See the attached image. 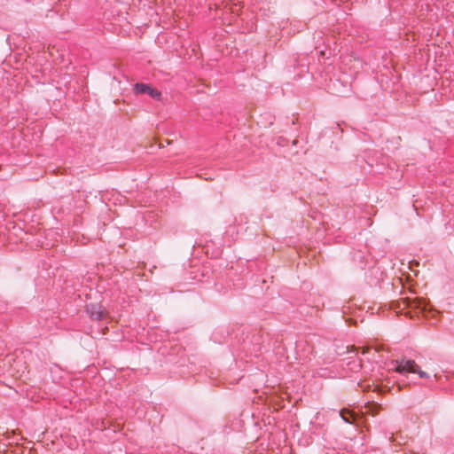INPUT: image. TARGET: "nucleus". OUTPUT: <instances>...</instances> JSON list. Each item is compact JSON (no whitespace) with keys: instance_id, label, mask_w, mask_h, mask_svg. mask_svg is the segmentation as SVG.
<instances>
[{"instance_id":"1","label":"nucleus","mask_w":454,"mask_h":454,"mask_svg":"<svg viewBox=\"0 0 454 454\" xmlns=\"http://www.w3.org/2000/svg\"><path fill=\"white\" fill-rule=\"evenodd\" d=\"M391 364L395 366L393 370L400 374L405 373H417L420 378H429L428 374L420 370L419 366L414 360L402 358L400 360H394Z\"/></svg>"},{"instance_id":"2","label":"nucleus","mask_w":454,"mask_h":454,"mask_svg":"<svg viewBox=\"0 0 454 454\" xmlns=\"http://www.w3.org/2000/svg\"><path fill=\"white\" fill-rule=\"evenodd\" d=\"M134 91L137 94H148L156 100L161 99L160 91L145 83H136L134 85Z\"/></svg>"},{"instance_id":"3","label":"nucleus","mask_w":454,"mask_h":454,"mask_svg":"<svg viewBox=\"0 0 454 454\" xmlns=\"http://www.w3.org/2000/svg\"><path fill=\"white\" fill-rule=\"evenodd\" d=\"M398 308L401 309H404L406 308L419 309V311H422L424 308L421 307V302L417 298H401L398 301Z\"/></svg>"},{"instance_id":"4","label":"nucleus","mask_w":454,"mask_h":454,"mask_svg":"<svg viewBox=\"0 0 454 454\" xmlns=\"http://www.w3.org/2000/svg\"><path fill=\"white\" fill-rule=\"evenodd\" d=\"M86 309L92 319L102 320L107 315L106 311L103 309L100 305L89 304L87 305Z\"/></svg>"},{"instance_id":"5","label":"nucleus","mask_w":454,"mask_h":454,"mask_svg":"<svg viewBox=\"0 0 454 454\" xmlns=\"http://www.w3.org/2000/svg\"><path fill=\"white\" fill-rule=\"evenodd\" d=\"M340 416L346 422L353 423L354 414L352 412L343 410L340 411Z\"/></svg>"},{"instance_id":"6","label":"nucleus","mask_w":454,"mask_h":454,"mask_svg":"<svg viewBox=\"0 0 454 454\" xmlns=\"http://www.w3.org/2000/svg\"><path fill=\"white\" fill-rule=\"evenodd\" d=\"M369 350V348H364L363 350V354L366 353Z\"/></svg>"},{"instance_id":"7","label":"nucleus","mask_w":454,"mask_h":454,"mask_svg":"<svg viewBox=\"0 0 454 454\" xmlns=\"http://www.w3.org/2000/svg\"><path fill=\"white\" fill-rule=\"evenodd\" d=\"M371 407H375L377 408V406L375 404H372L371 406L368 407V410L371 409Z\"/></svg>"},{"instance_id":"8","label":"nucleus","mask_w":454,"mask_h":454,"mask_svg":"<svg viewBox=\"0 0 454 454\" xmlns=\"http://www.w3.org/2000/svg\"><path fill=\"white\" fill-rule=\"evenodd\" d=\"M229 9H231V12H234L231 7L229 6Z\"/></svg>"}]
</instances>
